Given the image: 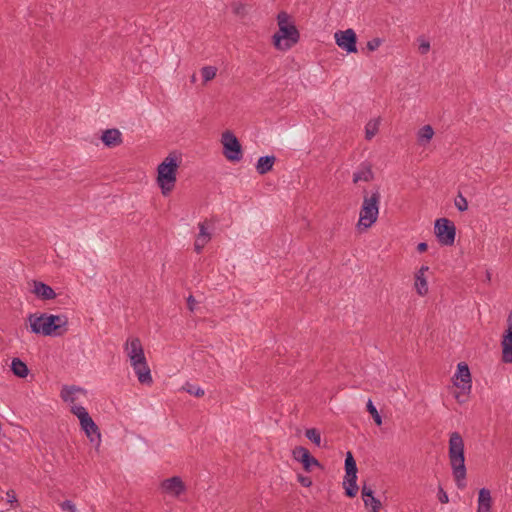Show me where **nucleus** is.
Masks as SVG:
<instances>
[{
  "mask_svg": "<svg viewBox=\"0 0 512 512\" xmlns=\"http://www.w3.org/2000/svg\"><path fill=\"white\" fill-rule=\"evenodd\" d=\"M31 332L43 336H62L68 331V317L64 314H30L28 317Z\"/></svg>",
  "mask_w": 512,
  "mask_h": 512,
  "instance_id": "f257e3e1",
  "label": "nucleus"
},
{
  "mask_svg": "<svg viewBox=\"0 0 512 512\" xmlns=\"http://www.w3.org/2000/svg\"><path fill=\"white\" fill-rule=\"evenodd\" d=\"M448 456L456 486L459 489H464L466 487L465 480L467 474L464 441L458 432H452L450 434Z\"/></svg>",
  "mask_w": 512,
  "mask_h": 512,
  "instance_id": "f03ea898",
  "label": "nucleus"
},
{
  "mask_svg": "<svg viewBox=\"0 0 512 512\" xmlns=\"http://www.w3.org/2000/svg\"><path fill=\"white\" fill-rule=\"evenodd\" d=\"M125 351L137 375L138 381L143 385H151L153 383L151 370L147 364L140 339L137 337L128 339L125 344Z\"/></svg>",
  "mask_w": 512,
  "mask_h": 512,
  "instance_id": "7ed1b4c3",
  "label": "nucleus"
},
{
  "mask_svg": "<svg viewBox=\"0 0 512 512\" xmlns=\"http://www.w3.org/2000/svg\"><path fill=\"white\" fill-rule=\"evenodd\" d=\"M288 14L284 11L277 16L279 30L273 35L274 46L282 51L292 48L298 43L300 34L294 24L288 23Z\"/></svg>",
  "mask_w": 512,
  "mask_h": 512,
  "instance_id": "20e7f679",
  "label": "nucleus"
},
{
  "mask_svg": "<svg viewBox=\"0 0 512 512\" xmlns=\"http://www.w3.org/2000/svg\"><path fill=\"white\" fill-rule=\"evenodd\" d=\"M179 167L178 158L169 154L157 168V184L161 188L164 196L169 195L175 187L177 169Z\"/></svg>",
  "mask_w": 512,
  "mask_h": 512,
  "instance_id": "39448f33",
  "label": "nucleus"
},
{
  "mask_svg": "<svg viewBox=\"0 0 512 512\" xmlns=\"http://www.w3.org/2000/svg\"><path fill=\"white\" fill-rule=\"evenodd\" d=\"M380 192L379 188H376L371 195H364L362 207L360 210V218L357 226L360 228L363 226L365 229L369 228L374 224L379 214V203H380Z\"/></svg>",
  "mask_w": 512,
  "mask_h": 512,
  "instance_id": "423d86ee",
  "label": "nucleus"
},
{
  "mask_svg": "<svg viewBox=\"0 0 512 512\" xmlns=\"http://www.w3.org/2000/svg\"><path fill=\"white\" fill-rule=\"evenodd\" d=\"M345 471L343 486L345 489V495L349 498H354L358 493L357 486V464L351 452H347L345 458Z\"/></svg>",
  "mask_w": 512,
  "mask_h": 512,
  "instance_id": "0eeeda50",
  "label": "nucleus"
},
{
  "mask_svg": "<svg viewBox=\"0 0 512 512\" xmlns=\"http://www.w3.org/2000/svg\"><path fill=\"white\" fill-rule=\"evenodd\" d=\"M223 155L231 162H238L243 157L242 146L232 131L226 130L222 134Z\"/></svg>",
  "mask_w": 512,
  "mask_h": 512,
  "instance_id": "6e6552de",
  "label": "nucleus"
},
{
  "mask_svg": "<svg viewBox=\"0 0 512 512\" xmlns=\"http://www.w3.org/2000/svg\"><path fill=\"white\" fill-rule=\"evenodd\" d=\"M434 233L441 245L452 246L455 242L456 226L448 218H439L435 221Z\"/></svg>",
  "mask_w": 512,
  "mask_h": 512,
  "instance_id": "1a4fd4ad",
  "label": "nucleus"
},
{
  "mask_svg": "<svg viewBox=\"0 0 512 512\" xmlns=\"http://www.w3.org/2000/svg\"><path fill=\"white\" fill-rule=\"evenodd\" d=\"M293 458L300 462L306 472H312L314 467L324 469L323 465L311 455L310 451L303 446H296L292 450Z\"/></svg>",
  "mask_w": 512,
  "mask_h": 512,
  "instance_id": "9d476101",
  "label": "nucleus"
},
{
  "mask_svg": "<svg viewBox=\"0 0 512 512\" xmlns=\"http://www.w3.org/2000/svg\"><path fill=\"white\" fill-rule=\"evenodd\" d=\"M334 37L336 44L348 54L357 52V35L353 29L337 31Z\"/></svg>",
  "mask_w": 512,
  "mask_h": 512,
  "instance_id": "9b49d317",
  "label": "nucleus"
},
{
  "mask_svg": "<svg viewBox=\"0 0 512 512\" xmlns=\"http://www.w3.org/2000/svg\"><path fill=\"white\" fill-rule=\"evenodd\" d=\"M502 362L512 363V311L507 317V328L505 329L502 341Z\"/></svg>",
  "mask_w": 512,
  "mask_h": 512,
  "instance_id": "f8f14e48",
  "label": "nucleus"
},
{
  "mask_svg": "<svg viewBox=\"0 0 512 512\" xmlns=\"http://www.w3.org/2000/svg\"><path fill=\"white\" fill-rule=\"evenodd\" d=\"M455 377L456 380H460V383L455 381L454 384L461 389V393L469 394L471 390V374L469 367L465 362L458 364Z\"/></svg>",
  "mask_w": 512,
  "mask_h": 512,
  "instance_id": "ddd939ff",
  "label": "nucleus"
},
{
  "mask_svg": "<svg viewBox=\"0 0 512 512\" xmlns=\"http://www.w3.org/2000/svg\"><path fill=\"white\" fill-rule=\"evenodd\" d=\"M163 492L173 497H179L185 490L186 486L179 476H173L161 482Z\"/></svg>",
  "mask_w": 512,
  "mask_h": 512,
  "instance_id": "4468645a",
  "label": "nucleus"
},
{
  "mask_svg": "<svg viewBox=\"0 0 512 512\" xmlns=\"http://www.w3.org/2000/svg\"><path fill=\"white\" fill-rule=\"evenodd\" d=\"M80 426L89 438L90 442L96 443V445L99 446L101 442L100 429L91 416H88L87 418L84 417V420L80 421Z\"/></svg>",
  "mask_w": 512,
  "mask_h": 512,
  "instance_id": "2eb2a0df",
  "label": "nucleus"
},
{
  "mask_svg": "<svg viewBox=\"0 0 512 512\" xmlns=\"http://www.w3.org/2000/svg\"><path fill=\"white\" fill-rule=\"evenodd\" d=\"M361 496L366 507L371 506L368 512H378L381 508V502L374 497V491L370 486L365 483L362 485Z\"/></svg>",
  "mask_w": 512,
  "mask_h": 512,
  "instance_id": "dca6fc26",
  "label": "nucleus"
},
{
  "mask_svg": "<svg viewBox=\"0 0 512 512\" xmlns=\"http://www.w3.org/2000/svg\"><path fill=\"white\" fill-rule=\"evenodd\" d=\"M32 285V293H34L39 299L52 300L56 297V293L53 290V288L45 284L44 282L33 280Z\"/></svg>",
  "mask_w": 512,
  "mask_h": 512,
  "instance_id": "f3484780",
  "label": "nucleus"
},
{
  "mask_svg": "<svg viewBox=\"0 0 512 512\" xmlns=\"http://www.w3.org/2000/svg\"><path fill=\"white\" fill-rule=\"evenodd\" d=\"M101 140L105 146L112 148L122 144V134L117 128L103 131Z\"/></svg>",
  "mask_w": 512,
  "mask_h": 512,
  "instance_id": "a211bd4d",
  "label": "nucleus"
},
{
  "mask_svg": "<svg viewBox=\"0 0 512 512\" xmlns=\"http://www.w3.org/2000/svg\"><path fill=\"white\" fill-rule=\"evenodd\" d=\"M492 505V498L490 490L481 488L478 494V509L477 512H490Z\"/></svg>",
  "mask_w": 512,
  "mask_h": 512,
  "instance_id": "6ab92c4d",
  "label": "nucleus"
},
{
  "mask_svg": "<svg viewBox=\"0 0 512 512\" xmlns=\"http://www.w3.org/2000/svg\"><path fill=\"white\" fill-rule=\"evenodd\" d=\"M276 157L273 155L262 156L258 159L256 170L260 175L267 174L273 169Z\"/></svg>",
  "mask_w": 512,
  "mask_h": 512,
  "instance_id": "aec40b11",
  "label": "nucleus"
},
{
  "mask_svg": "<svg viewBox=\"0 0 512 512\" xmlns=\"http://www.w3.org/2000/svg\"><path fill=\"white\" fill-rule=\"evenodd\" d=\"M11 370L13 374L19 378H24L28 375L29 369L21 359L13 358L11 363Z\"/></svg>",
  "mask_w": 512,
  "mask_h": 512,
  "instance_id": "412c9836",
  "label": "nucleus"
},
{
  "mask_svg": "<svg viewBox=\"0 0 512 512\" xmlns=\"http://www.w3.org/2000/svg\"><path fill=\"white\" fill-rule=\"evenodd\" d=\"M75 392L84 393L85 390L83 388L75 386V385H72V386L65 385V386H63V388L61 390L60 396L63 399V401L73 403L76 400L75 397L73 396Z\"/></svg>",
  "mask_w": 512,
  "mask_h": 512,
  "instance_id": "4be33fe9",
  "label": "nucleus"
},
{
  "mask_svg": "<svg viewBox=\"0 0 512 512\" xmlns=\"http://www.w3.org/2000/svg\"><path fill=\"white\" fill-rule=\"evenodd\" d=\"M373 178H374V174L371 170V167L366 166V167L362 168L361 170L354 173L353 182L354 183H357L359 181L369 182V181L373 180Z\"/></svg>",
  "mask_w": 512,
  "mask_h": 512,
  "instance_id": "5701e85b",
  "label": "nucleus"
},
{
  "mask_svg": "<svg viewBox=\"0 0 512 512\" xmlns=\"http://www.w3.org/2000/svg\"><path fill=\"white\" fill-rule=\"evenodd\" d=\"M415 288L420 296H424L428 292L427 280L422 273H416L415 275Z\"/></svg>",
  "mask_w": 512,
  "mask_h": 512,
  "instance_id": "b1692460",
  "label": "nucleus"
},
{
  "mask_svg": "<svg viewBox=\"0 0 512 512\" xmlns=\"http://www.w3.org/2000/svg\"><path fill=\"white\" fill-rule=\"evenodd\" d=\"M433 135V128L430 125H425L418 132V141L419 143H427L432 139Z\"/></svg>",
  "mask_w": 512,
  "mask_h": 512,
  "instance_id": "393cba45",
  "label": "nucleus"
},
{
  "mask_svg": "<svg viewBox=\"0 0 512 512\" xmlns=\"http://www.w3.org/2000/svg\"><path fill=\"white\" fill-rule=\"evenodd\" d=\"M379 120H371L365 127V138L371 140L378 131Z\"/></svg>",
  "mask_w": 512,
  "mask_h": 512,
  "instance_id": "a878e982",
  "label": "nucleus"
},
{
  "mask_svg": "<svg viewBox=\"0 0 512 512\" xmlns=\"http://www.w3.org/2000/svg\"><path fill=\"white\" fill-rule=\"evenodd\" d=\"M305 436L316 446H321V434L320 431L316 428H309L305 432Z\"/></svg>",
  "mask_w": 512,
  "mask_h": 512,
  "instance_id": "bb28decb",
  "label": "nucleus"
},
{
  "mask_svg": "<svg viewBox=\"0 0 512 512\" xmlns=\"http://www.w3.org/2000/svg\"><path fill=\"white\" fill-rule=\"evenodd\" d=\"M231 8L233 14L240 18H244L247 15V5L242 2H232Z\"/></svg>",
  "mask_w": 512,
  "mask_h": 512,
  "instance_id": "cd10ccee",
  "label": "nucleus"
},
{
  "mask_svg": "<svg viewBox=\"0 0 512 512\" xmlns=\"http://www.w3.org/2000/svg\"><path fill=\"white\" fill-rule=\"evenodd\" d=\"M217 68L214 66H205L201 69V75L204 82H208L216 76Z\"/></svg>",
  "mask_w": 512,
  "mask_h": 512,
  "instance_id": "c85d7f7f",
  "label": "nucleus"
},
{
  "mask_svg": "<svg viewBox=\"0 0 512 512\" xmlns=\"http://www.w3.org/2000/svg\"><path fill=\"white\" fill-rule=\"evenodd\" d=\"M367 411L371 414L376 425L380 426L382 424V418L371 400L367 402Z\"/></svg>",
  "mask_w": 512,
  "mask_h": 512,
  "instance_id": "c756f323",
  "label": "nucleus"
},
{
  "mask_svg": "<svg viewBox=\"0 0 512 512\" xmlns=\"http://www.w3.org/2000/svg\"><path fill=\"white\" fill-rule=\"evenodd\" d=\"M183 389L186 390L189 394L194 395L196 397H202L205 394L202 388L190 383H186Z\"/></svg>",
  "mask_w": 512,
  "mask_h": 512,
  "instance_id": "7c9ffc66",
  "label": "nucleus"
},
{
  "mask_svg": "<svg viewBox=\"0 0 512 512\" xmlns=\"http://www.w3.org/2000/svg\"><path fill=\"white\" fill-rule=\"evenodd\" d=\"M71 413L79 419V421L84 420V417L87 418L89 413L83 406L74 405L71 407Z\"/></svg>",
  "mask_w": 512,
  "mask_h": 512,
  "instance_id": "2f4dec72",
  "label": "nucleus"
},
{
  "mask_svg": "<svg viewBox=\"0 0 512 512\" xmlns=\"http://www.w3.org/2000/svg\"><path fill=\"white\" fill-rule=\"evenodd\" d=\"M455 206L461 212H464L468 209V202L461 193H459L455 198Z\"/></svg>",
  "mask_w": 512,
  "mask_h": 512,
  "instance_id": "473e14b6",
  "label": "nucleus"
},
{
  "mask_svg": "<svg viewBox=\"0 0 512 512\" xmlns=\"http://www.w3.org/2000/svg\"><path fill=\"white\" fill-rule=\"evenodd\" d=\"M419 46L418 51L421 55H425L430 50V42L424 39L423 37L418 38Z\"/></svg>",
  "mask_w": 512,
  "mask_h": 512,
  "instance_id": "72a5a7b5",
  "label": "nucleus"
},
{
  "mask_svg": "<svg viewBox=\"0 0 512 512\" xmlns=\"http://www.w3.org/2000/svg\"><path fill=\"white\" fill-rule=\"evenodd\" d=\"M383 40L381 38H373L372 40L367 42V49L369 51H375L377 50L380 45L382 44Z\"/></svg>",
  "mask_w": 512,
  "mask_h": 512,
  "instance_id": "f704fd0d",
  "label": "nucleus"
},
{
  "mask_svg": "<svg viewBox=\"0 0 512 512\" xmlns=\"http://www.w3.org/2000/svg\"><path fill=\"white\" fill-rule=\"evenodd\" d=\"M207 223H208V220H205L203 222H200L198 224V227H199V233H198V236H202V237H211V234L207 231L208 227H207Z\"/></svg>",
  "mask_w": 512,
  "mask_h": 512,
  "instance_id": "c9c22d12",
  "label": "nucleus"
},
{
  "mask_svg": "<svg viewBox=\"0 0 512 512\" xmlns=\"http://www.w3.org/2000/svg\"><path fill=\"white\" fill-rule=\"evenodd\" d=\"M60 507L63 511H70L75 512L76 506L75 504L70 500H65L60 504Z\"/></svg>",
  "mask_w": 512,
  "mask_h": 512,
  "instance_id": "e433bc0d",
  "label": "nucleus"
},
{
  "mask_svg": "<svg viewBox=\"0 0 512 512\" xmlns=\"http://www.w3.org/2000/svg\"><path fill=\"white\" fill-rule=\"evenodd\" d=\"M298 482L304 487H310L312 485V480L308 476H304L302 474L297 475Z\"/></svg>",
  "mask_w": 512,
  "mask_h": 512,
  "instance_id": "4c0bfd02",
  "label": "nucleus"
},
{
  "mask_svg": "<svg viewBox=\"0 0 512 512\" xmlns=\"http://www.w3.org/2000/svg\"><path fill=\"white\" fill-rule=\"evenodd\" d=\"M7 501L11 504V506H14L15 503H17L16 493L14 490H8L6 493Z\"/></svg>",
  "mask_w": 512,
  "mask_h": 512,
  "instance_id": "58836bf2",
  "label": "nucleus"
},
{
  "mask_svg": "<svg viewBox=\"0 0 512 512\" xmlns=\"http://www.w3.org/2000/svg\"><path fill=\"white\" fill-rule=\"evenodd\" d=\"M438 499L441 503L445 504L449 502V497L442 487H439Z\"/></svg>",
  "mask_w": 512,
  "mask_h": 512,
  "instance_id": "ea45409f",
  "label": "nucleus"
},
{
  "mask_svg": "<svg viewBox=\"0 0 512 512\" xmlns=\"http://www.w3.org/2000/svg\"><path fill=\"white\" fill-rule=\"evenodd\" d=\"M211 240V237H202V236H198L196 237L195 239V242L196 244L198 245H201L203 247H205V245Z\"/></svg>",
  "mask_w": 512,
  "mask_h": 512,
  "instance_id": "a19ab883",
  "label": "nucleus"
},
{
  "mask_svg": "<svg viewBox=\"0 0 512 512\" xmlns=\"http://www.w3.org/2000/svg\"><path fill=\"white\" fill-rule=\"evenodd\" d=\"M195 303H196V301H195L194 297L192 295H190L187 299V306H188L189 310H191V311L194 310Z\"/></svg>",
  "mask_w": 512,
  "mask_h": 512,
  "instance_id": "79ce46f5",
  "label": "nucleus"
},
{
  "mask_svg": "<svg viewBox=\"0 0 512 512\" xmlns=\"http://www.w3.org/2000/svg\"><path fill=\"white\" fill-rule=\"evenodd\" d=\"M416 249H417V251H418L419 253H423V252L427 251V249H428V245H427V243H425V242H420V243L417 245V248H416Z\"/></svg>",
  "mask_w": 512,
  "mask_h": 512,
  "instance_id": "37998d69",
  "label": "nucleus"
},
{
  "mask_svg": "<svg viewBox=\"0 0 512 512\" xmlns=\"http://www.w3.org/2000/svg\"><path fill=\"white\" fill-rule=\"evenodd\" d=\"M203 248H204L203 246H201V245H198V244L194 243V250H195L198 254L202 252Z\"/></svg>",
  "mask_w": 512,
  "mask_h": 512,
  "instance_id": "c03bdc74",
  "label": "nucleus"
},
{
  "mask_svg": "<svg viewBox=\"0 0 512 512\" xmlns=\"http://www.w3.org/2000/svg\"><path fill=\"white\" fill-rule=\"evenodd\" d=\"M428 266H422L417 273H422V276H424L425 271H428Z\"/></svg>",
  "mask_w": 512,
  "mask_h": 512,
  "instance_id": "a18cd8bd",
  "label": "nucleus"
},
{
  "mask_svg": "<svg viewBox=\"0 0 512 512\" xmlns=\"http://www.w3.org/2000/svg\"><path fill=\"white\" fill-rule=\"evenodd\" d=\"M460 396H461V393H458V394H456V395H455V398L457 399V401H458L459 403H462V402H464V400H463V399H461V398H460Z\"/></svg>",
  "mask_w": 512,
  "mask_h": 512,
  "instance_id": "49530a36",
  "label": "nucleus"
},
{
  "mask_svg": "<svg viewBox=\"0 0 512 512\" xmlns=\"http://www.w3.org/2000/svg\"><path fill=\"white\" fill-rule=\"evenodd\" d=\"M486 279H487V281H490V279H491V274L489 271L486 272Z\"/></svg>",
  "mask_w": 512,
  "mask_h": 512,
  "instance_id": "de8ad7c7",
  "label": "nucleus"
}]
</instances>
